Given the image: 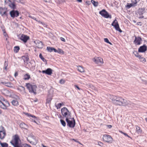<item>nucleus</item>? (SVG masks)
Listing matches in <instances>:
<instances>
[{
    "label": "nucleus",
    "instance_id": "52",
    "mask_svg": "<svg viewBox=\"0 0 147 147\" xmlns=\"http://www.w3.org/2000/svg\"><path fill=\"white\" fill-rule=\"evenodd\" d=\"M51 99L50 98H47V102L49 103L51 102Z\"/></svg>",
    "mask_w": 147,
    "mask_h": 147
},
{
    "label": "nucleus",
    "instance_id": "12",
    "mask_svg": "<svg viewBox=\"0 0 147 147\" xmlns=\"http://www.w3.org/2000/svg\"><path fill=\"white\" fill-rule=\"evenodd\" d=\"M30 38L29 36L24 34H22L20 39L24 43L26 42Z\"/></svg>",
    "mask_w": 147,
    "mask_h": 147
},
{
    "label": "nucleus",
    "instance_id": "50",
    "mask_svg": "<svg viewBox=\"0 0 147 147\" xmlns=\"http://www.w3.org/2000/svg\"><path fill=\"white\" fill-rule=\"evenodd\" d=\"M11 2V1L10 0H5V4H7L9 2V3H10V2Z\"/></svg>",
    "mask_w": 147,
    "mask_h": 147
},
{
    "label": "nucleus",
    "instance_id": "15",
    "mask_svg": "<svg viewBox=\"0 0 147 147\" xmlns=\"http://www.w3.org/2000/svg\"><path fill=\"white\" fill-rule=\"evenodd\" d=\"M135 39L134 41V43L137 45H139L140 44V42L142 41V38L141 37L138 36L137 37L135 36Z\"/></svg>",
    "mask_w": 147,
    "mask_h": 147
},
{
    "label": "nucleus",
    "instance_id": "20",
    "mask_svg": "<svg viewBox=\"0 0 147 147\" xmlns=\"http://www.w3.org/2000/svg\"><path fill=\"white\" fill-rule=\"evenodd\" d=\"M1 83L2 84L4 85L5 86L9 87H12L11 85V83L9 82H1Z\"/></svg>",
    "mask_w": 147,
    "mask_h": 147
},
{
    "label": "nucleus",
    "instance_id": "49",
    "mask_svg": "<svg viewBox=\"0 0 147 147\" xmlns=\"http://www.w3.org/2000/svg\"><path fill=\"white\" fill-rule=\"evenodd\" d=\"M121 132L125 136H127L128 137L131 138V137L129 135H128L126 133H124L122 132V131H121Z\"/></svg>",
    "mask_w": 147,
    "mask_h": 147
},
{
    "label": "nucleus",
    "instance_id": "25",
    "mask_svg": "<svg viewBox=\"0 0 147 147\" xmlns=\"http://www.w3.org/2000/svg\"><path fill=\"white\" fill-rule=\"evenodd\" d=\"M77 69L81 72H84V70L83 68L81 66H79L77 67Z\"/></svg>",
    "mask_w": 147,
    "mask_h": 147
},
{
    "label": "nucleus",
    "instance_id": "23",
    "mask_svg": "<svg viewBox=\"0 0 147 147\" xmlns=\"http://www.w3.org/2000/svg\"><path fill=\"white\" fill-rule=\"evenodd\" d=\"M136 132L138 134L141 133L142 132V130L137 125H136Z\"/></svg>",
    "mask_w": 147,
    "mask_h": 147
},
{
    "label": "nucleus",
    "instance_id": "8",
    "mask_svg": "<svg viewBox=\"0 0 147 147\" xmlns=\"http://www.w3.org/2000/svg\"><path fill=\"white\" fill-rule=\"evenodd\" d=\"M102 138L104 141L109 143H112L113 140V139L111 136L107 134L103 135Z\"/></svg>",
    "mask_w": 147,
    "mask_h": 147
},
{
    "label": "nucleus",
    "instance_id": "6",
    "mask_svg": "<svg viewBox=\"0 0 147 147\" xmlns=\"http://www.w3.org/2000/svg\"><path fill=\"white\" fill-rule=\"evenodd\" d=\"M99 14L105 18H112L111 16L109 15L108 12L104 9H102V11H100Z\"/></svg>",
    "mask_w": 147,
    "mask_h": 147
},
{
    "label": "nucleus",
    "instance_id": "60",
    "mask_svg": "<svg viewBox=\"0 0 147 147\" xmlns=\"http://www.w3.org/2000/svg\"><path fill=\"white\" fill-rule=\"evenodd\" d=\"M18 73L17 72H15V74H14V76H15L16 77V76H17L18 75Z\"/></svg>",
    "mask_w": 147,
    "mask_h": 147
},
{
    "label": "nucleus",
    "instance_id": "21",
    "mask_svg": "<svg viewBox=\"0 0 147 147\" xmlns=\"http://www.w3.org/2000/svg\"><path fill=\"white\" fill-rule=\"evenodd\" d=\"M145 12V9L144 8L139 9L138 11V13L139 15H142Z\"/></svg>",
    "mask_w": 147,
    "mask_h": 147
},
{
    "label": "nucleus",
    "instance_id": "64",
    "mask_svg": "<svg viewBox=\"0 0 147 147\" xmlns=\"http://www.w3.org/2000/svg\"><path fill=\"white\" fill-rule=\"evenodd\" d=\"M77 1L79 2H81L82 1V0H77Z\"/></svg>",
    "mask_w": 147,
    "mask_h": 147
},
{
    "label": "nucleus",
    "instance_id": "36",
    "mask_svg": "<svg viewBox=\"0 0 147 147\" xmlns=\"http://www.w3.org/2000/svg\"><path fill=\"white\" fill-rule=\"evenodd\" d=\"M39 57L44 62H47V60L43 57L42 54L40 53L39 55Z\"/></svg>",
    "mask_w": 147,
    "mask_h": 147
},
{
    "label": "nucleus",
    "instance_id": "40",
    "mask_svg": "<svg viewBox=\"0 0 147 147\" xmlns=\"http://www.w3.org/2000/svg\"><path fill=\"white\" fill-rule=\"evenodd\" d=\"M62 105H63V103H59L57 105H56V106L57 107V108L58 109L60 108Z\"/></svg>",
    "mask_w": 147,
    "mask_h": 147
},
{
    "label": "nucleus",
    "instance_id": "10",
    "mask_svg": "<svg viewBox=\"0 0 147 147\" xmlns=\"http://www.w3.org/2000/svg\"><path fill=\"white\" fill-rule=\"evenodd\" d=\"M11 16L13 18L18 17L19 15V13L17 10H13L10 12Z\"/></svg>",
    "mask_w": 147,
    "mask_h": 147
},
{
    "label": "nucleus",
    "instance_id": "56",
    "mask_svg": "<svg viewBox=\"0 0 147 147\" xmlns=\"http://www.w3.org/2000/svg\"><path fill=\"white\" fill-rule=\"evenodd\" d=\"M60 39L61 40H62L64 42H65V39L63 37H61Z\"/></svg>",
    "mask_w": 147,
    "mask_h": 147
},
{
    "label": "nucleus",
    "instance_id": "34",
    "mask_svg": "<svg viewBox=\"0 0 147 147\" xmlns=\"http://www.w3.org/2000/svg\"><path fill=\"white\" fill-rule=\"evenodd\" d=\"M20 49V47L19 46H16L14 47V52L17 53Z\"/></svg>",
    "mask_w": 147,
    "mask_h": 147
},
{
    "label": "nucleus",
    "instance_id": "48",
    "mask_svg": "<svg viewBox=\"0 0 147 147\" xmlns=\"http://www.w3.org/2000/svg\"><path fill=\"white\" fill-rule=\"evenodd\" d=\"M98 144L100 146H103V143H102L100 142H97Z\"/></svg>",
    "mask_w": 147,
    "mask_h": 147
},
{
    "label": "nucleus",
    "instance_id": "30",
    "mask_svg": "<svg viewBox=\"0 0 147 147\" xmlns=\"http://www.w3.org/2000/svg\"><path fill=\"white\" fill-rule=\"evenodd\" d=\"M53 47H47V50L48 51L51 52L53 51Z\"/></svg>",
    "mask_w": 147,
    "mask_h": 147
},
{
    "label": "nucleus",
    "instance_id": "57",
    "mask_svg": "<svg viewBox=\"0 0 147 147\" xmlns=\"http://www.w3.org/2000/svg\"><path fill=\"white\" fill-rule=\"evenodd\" d=\"M107 126L109 128H111L112 127V126L111 125H107Z\"/></svg>",
    "mask_w": 147,
    "mask_h": 147
},
{
    "label": "nucleus",
    "instance_id": "51",
    "mask_svg": "<svg viewBox=\"0 0 147 147\" xmlns=\"http://www.w3.org/2000/svg\"><path fill=\"white\" fill-rule=\"evenodd\" d=\"M24 147H31V146L28 144H24Z\"/></svg>",
    "mask_w": 147,
    "mask_h": 147
},
{
    "label": "nucleus",
    "instance_id": "2",
    "mask_svg": "<svg viewBox=\"0 0 147 147\" xmlns=\"http://www.w3.org/2000/svg\"><path fill=\"white\" fill-rule=\"evenodd\" d=\"M61 111L62 115L65 118V119H71V113L66 107L62 108Z\"/></svg>",
    "mask_w": 147,
    "mask_h": 147
},
{
    "label": "nucleus",
    "instance_id": "3",
    "mask_svg": "<svg viewBox=\"0 0 147 147\" xmlns=\"http://www.w3.org/2000/svg\"><path fill=\"white\" fill-rule=\"evenodd\" d=\"M10 106V104L7 100L2 97L0 98V107L4 109H7V108Z\"/></svg>",
    "mask_w": 147,
    "mask_h": 147
},
{
    "label": "nucleus",
    "instance_id": "63",
    "mask_svg": "<svg viewBox=\"0 0 147 147\" xmlns=\"http://www.w3.org/2000/svg\"><path fill=\"white\" fill-rule=\"evenodd\" d=\"M138 25H140V26L141 25L142 22H138Z\"/></svg>",
    "mask_w": 147,
    "mask_h": 147
},
{
    "label": "nucleus",
    "instance_id": "59",
    "mask_svg": "<svg viewBox=\"0 0 147 147\" xmlns=\"http://www.w3.org/2000/svg\"><path fill=\"white\" fill-rule=\"evenodd\" d=\"M53 51L55 53L58 52V51L57 50L55 49L54 48H53Z\"/></svg>",
    "mask_w": 147,
    "mask_h": 147
},
{
    "label": "nucleus",
    "instance_id": "41",
    "mask_svg": "<svg viewBox=\"0 0 147 147\" xmlns=\"http://www.w3.org/2000/svg\"><path fill=\"white\" fill-rule=\"evenodd\" d=\"M60 121L62 125L64 127H65L66 126V123L65 121L63 119H60Z\"/></svg>",
    "mask_w": 147,
    "mask_h": 147
},
{
    "label": "nucleus",
    "instance_id": "28",
    "mask_svg": "<svg viewBox=\"0 0 147 147\" xmlns=\"http://www.w3.org/2000/svg\"><path fill=\"white\" fill-rule=\"evenodd\" d=\"M24 144L18 143L16 145H14V147H24Z\"/></svg>",
    "mask_w": 147,
    "mask_h": 147
},
{
    "label": "nucleus",
    "instance_id": "26",
    "mask_svg": "<svg viewBox=\"0 0 147 147\" xmlns=\"http://www.w3.org/2000/svg\"><path fill=\"white\" fill-rule=\"evenodd\" d=\"M30 78V76L28 74H25L24 76V80H28Z\"/></svg>",
    "mask_w": 147,
    "mask_h": 147
},
{
    "label": "nucleus",
    "instance_id": "31",
    "mask_svg": "<svg viewBox=\"0 0 147 147\" xmlns=\"http://www.w3.org/2000/svg\"><path fill=\"white\" fill-rule=\"evenodd\" d=\"M138 58L140 61L143 63L145 62L146 61V59L144 57H141V56H140Z\"/></svg>",
    "mask_w": 147,
    "mask_h": 147
},
{
    "label": "nucleus",
    "instance_id": "1",
    "mask_svg": "<svg viewBox=\"0 0 147 147\" xmlns=\"http://www.w3.org/2000/svg\"><path fill=\"white\" fill-rule=\"evenodd\" d=\"M110 98L113 103L115 105L122 106L127 105L131 108H132L134 106L133 103L129 101L126 100L121 97L112 95L110 96Z\"/></svg>",
    "mask_w": 147,
    "mask_h": 147
},
{
    "label": "nucleus",
    "instance_id": "5",
    "mask_svg": "<svg viewBox=\"0 0 147 147\" xmlns=\"http://www.w3.org/2000/svg\"><path fill=\"white\" fill-rule=\"evenodd\" d=\"M71 118L65 119V121L68 126L71 128H74L76 124L75 121L73 117H71Z\"/></svg>",
    "mask_w": 147,
    "mask_h": 147
},
{
    "label": "nucleus",
    "instance_id": "24",
    "mask_svg": "<svg viewBox=\"0 0 147 147\" xmlns=\"http://www.w3.org/2000/svg\"><path fill=\"white\" fill-rule=\"evenodd\" d=\"M0 144L1 146V147H8V144L5 142L2 143L0 141Z\"/></svg>",
    "mask_w": 147,
    "mask_h": 147
},
{
    "label": "nucleus",
    "instance_id": "53",
    "mask_svg": "<svg viewBox=\"0 0 147 147\" xmlns=\"http://www.w3.org/2000/svg\"><path fill=\"white\" fill-rule=\"evenodd\" d=\"M91 2H92V0H91V2L89 1H87L86 2V3L88 5L91 4Z\"/></svg>",
    "mask_w": 147,
    "mask_h": 147
},
{
    "label": "nucleus",
    "instance_id": "46",
    "mask_svg": "<svg viewBox=\"0 0 147 147\" xmlns=\"http://www.w3.org/2000/svg\"><path fill=\"white\" fill-rule=\"evenodd\" d=\"M65 80L63 79H61L59 81V83L61 84H63L65 82Z\"/></svg>",
    "mask_w": 147,
    "mask_h": 147
},
{
    "label": "nucleus",
    "instance_id": "4",
    "mask_svg": "<svg viewBox=\"0 0 147 147\" xmlns=\"http://www.w3.org/2000/svg\"><path fill=\"white\" fill-rule=\"evenodd\" d=\"M26 86L30 92L33 93L34 94H36V89L37 88L36 86L32 85L30 83H26Z\"/></svg>",
    "mask_w": 147,
    "mask_h": 147
},
{
    "label": "nucleus",
    "instance_id": "27",
    "mask_svg": "<svg viewBox=\"0 0 147 147\" xmlns=\"http://www.w3.org/2000/svg\"><path fill=\"white\" fill-rule=\"evenodd\" d=\"M12 104L15 106H17L18 105V101L16 100H13L11 102Z\"/></svg>",
    "mask_w": 147,
    "mask_h": 147
},
{
    "label": "nucleus",
    "instance_id": "43",
    "mask_svg": "<svg viewBox=\"0 0 147 147\" xmlns=\"http://www.w3.org/2000/svg\"><path fill=\"white\" fill-rule=\"evenodd\" d=\"M30 63L32 65V67H34L35 66V62L34 60H32L30 62Z\"/></svg>",
    "mask_w": 147,
    "mask_h": 147
},
{
    "label": "nucleus",
    "instance_id": "54",
    "mask_svg": "<svg viewBox=\"0 0 147 147\" xmlns=\"http://www.w3.org/2000/svg\"><path fill=\"white\" fill-rule=\"evenodd\" d=\"M57 52L59 53H61L63 52V51L61 49H59L58 50V51Z\"/></svg>",
    "mask_w": 147,
    "mask_h": 147
},
{
    "label": "nucleus",
    "instance_id": "61",
    "mask_svg": "<svg viewBox=\"0 0 147 147\" xmlns=\"http://www.w3.org/2000/svg\"><path fill=\"white\" fill-rule=\"evenodd\" d=\"M73 140H74V141H75V142H78V143H79L80 144H81V143H80V142H78V141H77L76 140H75V139H73Z\"/></svg>",
    "mask_w": 147,
    "mask_h": 147
},
{
    "label": "nucleus",
    "instance_id": "37",
    "mask_svg": "<svg viewBox=\"0 0 147 147\" xmlns=\"http://www.w3.org/2000/svg\"><path fill=\"white\" fill-rule=\"evenodd\" d=\"M8 65V62L5 61L4 64V69L5 70H7V67Z\"/></svg>",
    "mask_w": 147,
    "mask_h": 147
},
{
    "label": "nucleus",
    "instance_id": "7",
    "mask_svg": "<svg viewBox=\"0 0 147 147\" xmlns=\"http://www.w3.org/2000/svg\"><path fill=\"white\" fill-rule=\"evenodd\" d=\"M111 25L114 27L116 30L119 31L120 33L122 32V30L120 29L117 21L116 19H115L113 22L111 24Z\"/></svg>",
    "mask_w": 147,
    "mask_h": 147
},
{
    "label": "nucleus",
    "instance_id": "33",
    "mask_svg": "<svg viewBox=\"0 0 147 147\" xmlns=\"http://www.w3.org/2000/svg\"><path fill=\"white\" fill-rule=\"evenodd\" d=\"M33 139H34V140L35 141V142H33L32 141H30L28 140V141H29V142L30 143L32 144L35 145L36 144V143H37V142L36 141V140L35 139V137L34 136L33 137Z\"/></svg>",
    "mask_w": 147,
    "mask_h": 147
},
{
    "label": "nucleus",
    "instance_id": "18",
    "mask_svg": "<svg viewBox=\"0 0 147 147\" xmlns=\"http://www.w3.org/2000/svg\"><path fill=\"white\" fill-rule=\"evenodd\" d=\"M42 72L46 74L51 75L52 73V70L50 68H48L45 70L42 71Z\"/></svg>",
    "mask_w": 147,
    "mask_h": 147
},
{
    "label": "nucleus",
    "instance_id": "42",
    "mask_svg": "<svg viewBox=\"0 0 147 147\" xmlns=\"http://www.w3.org/2000/svg\"><path fill=\"white\" fill-rule=\"evenodd\" d=\"M26 125L24 123H22L20 124V127L22 128H25Z\"/></svg>",
    "mask_w": 147,
    "mask_h": 147
},
{
    "label": "nucleus",
    "instance_id": "35",
    "mask_svg": "<svg viewBox=\"0 0 147 147\" xmlns=\"http://www.w3.org/2000/svg\"><path fill=\"white\" fill-rule=\"evenodd\" d=\"M131 3L133 4L134 6H135L136 3L138 2V1L137 0H131Z\"/></svg>",
    "mask_w": 147,
    "mask_h": 147
},
{
    "label": "nucleus",
    "instance_id": "22",
    "mask_svg": "<svg viewBox=\"0 0 147 147\" xmlns=\"http://www.w3.org/2000/svg\"><path fill=\"white\" fill-rule=\"evenodd\" d=\"M18 90H21L22 93V94H24L26 93L25 88L23 86H20L19 88H18Z\"/></svg>",
    "mask_w": 147,
    "mask_h": 147
},
{
    "label": "nucleus",
    "instance_id": "45",
    "mask_svg": "<svg viewBox=\"0 0 147 147\" xmlns=\"http://www.w3.org/2000/svg\"><path fill=\"white\" fill-rule=\"evenodd\" d=\"M132 6H134V5H133V4H132L131 3L129 4V3H127L126 7H127V8L129 9Z\"/></svg>",
    "mask_w": 147,
    "mask_h": 147
},
{
    "label": "nucleus",
    "instance_id": "55",
    "mask_svg": "<svg viewBox=\"0 0 147 147\" xmlns=\"http://www.w3.org/2000/svg\"><path fill=\"white\" fill-rule=\"evenodd\" d=\"M37 21L39 23L41 24H42L43 25H45V24L44 23H43L42 22H41L40 21H38H38Z\"/></svg>",
    "mask_w": 147,
    "mask_h": 147
},
{
    "label": "nucleus",
    "instance_id": "14",
    "mask_svg": "<svg viewBox=\"0 0 147 147\" xmlns=\"http://www.w3.org/2000/svg\"><path fill=\"white\" fill-rule=\"evenodd\" d=\"M34 42L38 48L41 49L42 48L43 43L42 42L39 40H36L34 41Z\"/></svg>",
    "mask_w": 147,
    "mask_h": 147
},
{
    "label": "nucleus",
    "instance_id": "13",
    "mask_svg": "<svg viewBox=\"0 0 147 147\" xmlns=\"http://www.w3.org/2000/svg\"><path fill=\"white\" fill-rule=\"evenodd\" d=\"M147 50V47L145 45L140 46L138 49V52L140 53H144Z\"/></svg>",
    "mask_w": 147,
    "mask_h": 147
},
{
    "label": "nucleus",
    "instance_id": "11",
    "mask_svg": "<svg viewBox=\"0 0 147 147\" xmlns=\"http://www.w3.org/2000/svg\"><path fill=\"white\" fill-rule=\"evenodd\" d=\"M7 8L0 7V14L2 16H7Z\"/></svg>",
    "mask_w": 147,
    "mask_h": 147
},
{
    "label": "nucleus",
    "instance_id": "47",
    "mask_svg": "<svg viewBox=\"0 0 147 147\" xmlns=\"http://www.w3.org/2000/svg\"><path fill=\"white\" fill-rule=\"evenodd\" d=\"M28 17L29 18H30L34 20H35L36 21H38V20L36 19V18L35 17H34V16H32L31 15H29L28 16Z\"/></svg>",
    "mask_w": 147,
    "mask_h": 147
},
{
    "label": "nucleus",
    "instance_id": "19",
    "mask_svg": "<svg viewBox=\"0 0 147 147\" xmlns=\"http://www.w3.org/2000/svg\"><path fill=\"white\" fill-rule=\"evenodd\" d=\"M9 6L11 9H16V5L14 2H12L11 1L10 3H9Z\"/></svg>",
    "mask_w": 147,
    "mask_h": 147
},
{
    "label": "nucleus",
    "instance_id": "44",
    "mask_svg": "<svg viewBox=\"0 0 147 147\" xmlns=\"http://www.w3.org/2000/svg\"><path fill=\"white\" fill-rule=\"evenodd\" d=\"M104 41L105 42H106L108 43H109V44H110V45H112V43L109 41V40L107 38H105L104 39Z\"/></svg>",
    "mask_w": 147,
    "mask_h": 147
},
{
    "label": "nucleus",
    "instance_id": "16",
    "mask_svg": "<svg viewBox=\"0 0 147 147\" xmlns=\"http://www.w3.org/2000/svg\"><path fill=\"white\" fill-rule=\"evenodd\" d=\"M13 140L15 141V144L13 143L12 142H10L14 146V145H16L18 143V141L19 140V138L18 135H15L14 136Z\"/></svg>",
    "mask_w": 147,
    "mask_h": 147
},
{
    "label": "nucleus",
    "instance_id": "39",
    "mask_svg": "<svg viewBox=\"0 0 147 147\" xmlns=\"http://www.w3.org/2000/svg\"><path fill=\"white\" fill-rule=\"evenodd\" d=\"M26 115L28 116V117H31L33 118L36 119V117L34 115H31V114H29L28 113H25Z\"/></svg>",
    "mask_w": 147,
    "mask_h": 147
},
{
    "label": "nucleus",
    "instance_id": "58",
    "mask_svg": "<svg viewBox=\"0 0 147 147\" xmlns=\"http://www.w3.org/2000/svg\"><path fill=\"white\" fill-rule=\"evenodd\" d=\"M75 87L78 88L79 90H80V88L77 85H75Z\"/></svg>",
    "mask_w": 147,
    "mask_h": 147
},
{
    "label": "nucleus",
    "instance_id": "32",
    "mask_svg": "<svg viewBox=\"0 0 147 147\" xmlns=\"http://www.w3.org/2000/svg\"><path fill=\"white\" fill-rule=\"evenodd\" d=\"M133 53L136 57L139 58L140 56L139 55V53L137 51H134L133 52Z\"/></svg>",
    "mask_w": 147,
    "mask_h": 147
},
{
    "label": "nucleus",
    "instance_id": "17",
    "mask_svg": "<svg viewBox=\"0 0 147 147\" xmlns=\"http://www.w3.org/2000/svg\"><path fill=\"white\" fill-rule=\"evenodd\" d=\"M2 127L3 129V130L0 131V138L1 139H3L6 135L5 131L4 129V127Z\"/></svg>",
    "mask_w": 147,
    "mask_h": 147
},
{
    "label": "nucleus",
    "instance_id": "9",
    "mask_svg": "<svg viewBox=\"0 0 147 147\" xmlns=\"http://www.w3.org/2000/svg\"><path fill=\"white\" fill-rule=\"evenodd\" d=\"M93 61L99 65H101L103 63L102 59L100 57H95L93 59Z\"/></svg>",
    "mask_w": 147,
    "mask_h": 147
},
{
    "label": "nucleus",
    "instance_id": "62",
    "mask_svg": "<svg viewBox=\"0 0 147 147\" xmlns=\"http://www.w3.org/2000/svg\"><path fill=\"white\" fill-rule=\"evenodd\" d=\"M4 36H5L6 37H7V34L6 33L4 32Z\"/></svg>",
    "mask_w": 147,
    "mask_h": 147
},
{
    "label": "nucleus",
    "instance_id": "38",
    "mask_svg": "<svg viewBox=\"0 0 147 147\" xmlns=\"http://www.w3.org/2000/svg\"><path fill=\"white\" fill-rule=\"evenodd\" d=\"M93 87L92 86V90H94L95 91V92H93L92 91V96H96V93H97V91L96 89V88L94 87V89L93 88Z\"/></svg>",
    "mask_w": 147,
    "mask_h": 147
},
{
    "label": "nucleus",
    "instance_id": "29",
    "mask_svg": "<svg viewBox=\"0 0 147 147\" xmlns=\"http://www.w3.org/2000/svg\"><path fill=\"white\" fill-rule=\"evenodd\" d=\"M92 4L95 7H97L98 5V1L92 0Z\"/></svg>",
    "mask_w": 147,
    "mask_h": 147
}]
</instances>
